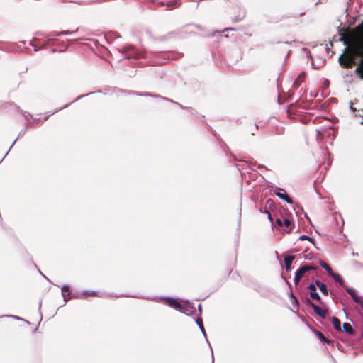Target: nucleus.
Wrapping results in <instances>:
<instances>
[{"mask_svg": "<svg viewBox=\"0 0 363 363\" xmlns=\"http://www.w3.org/2000/svg\"><path fill=\"white\" fill-rule=\"evenodd\" d=\"M312 269H315V267L311 265H305L299 268L298 271L296 272V275L294 277V284L297 285L299 283L300 279L303 277V275L307 272Z\"/></svg>", "mask_w": 363, "mask_h": 363, "instance_id": "nucleus-1", "label": "nucleus"}, {"mask_svg": "<svg viewBox=\"0 0 363 363\" xmlns=\"http://www.w3.org/2000/svg\"><path fill=\"white\" fill-rule=\"evenodd\" d=\"M332 322H333L335 329L337 331H340L341 330L340 320L337 317H333Z\"/></svg>", "mask_w": 363, "mask_h": 363, "instance_id": "nucleus-12", "label": "nucleus"}, {"mask_svg": "<svg viewBox=\"0 0 363 363\" xmlns=\"http://www.w3.org/2000/svg\"><path fill=\"white\" fill-rule=\"evenodd\" d=\"M308 289L310 290V293L316 291L315 285L313 284H310L308 286Z\"/></svg>", "mask_w": 363, "mask_h": 363, "instance_id": "nucleus-21", "label": "nucleus"}, {"mask_svg": "<svg viewBox=\"0 0 363 363\" xmlns=\"http://www.w3.org/2000/svg\"><path fill=\"white\" fill-rule=\"evenodd\" d=\"M196 323L199 326L200 329L202 330L203 333H205L204 326L203 325V320L201 318H197L196 319Z\"/></svg>", "mask_w": 363, "mask_h": 363, "instance_id": "nucleus-17", "label": "nucleus"}, {"mask_svg": "<svg viewBox=\"0 0 363 363\" xmlns=\"http://www.w3.org/2000/svg\"><path fill=\"white\" fill-rule=\"evenodd\" d=\"M300 239L301 240H308L310 241H312V239L310 237L307 236V235H302V236L300 237Z\"/></svg>", "mask_w": 363, "mask_h": 363, "instance_id": "nucleus-22", "label": "nucleus"}, {"mask_svg": "<svg viewBox=\"0 0 363 363\" xmlns=\"http://www.w3.org/2000/svg\"><path fill=\"white\" fill-rule=\"evenodd\" d=\"M306 77V74L304 72L301 73L296 79L294 82L293 86L296 89L298 88L301 83L304 81Z\"/></svg>", "mask_w": 363, "mask_h": 363, "instance_id": "nucleus-7", "label": "nucleus"}, {"mask_svg": "<svg viewBox=\"0 0 363 363\" xmlns=\"http://www.w3.org/2000/svg\"><path fill=\"white\" fill-rule=\"evenodd\" d=\"M346 291L351 296L353 301L359 304L363 310V298L358 296L356 292L351 288H347Z\"/></svg>", "mask_w": 363, "mask_h": 363, "instance_id": "nucleus-4", "label": "nucleus"}, {"mask_svg": "<svg viewBox=\"0 0 363 363\" xmlns=\"http://www.w3.org/2000/svg\"><path fill=\"white\" fill-rule=\"evenodd\" d=\"M319 289L324 295L327 296L328 294V290L325 284H323Z\"/></svg>", "mask_w": 363, "mask_h": 363, "instance_id": "nucleus-18", "label": "nucleus"}, {"mask_svg": "<svg viewBox=\"0 0 363 363\" xmlns=\"http://www.w3.org/2000/svg\"><path fill=\"white\" fill-rule=\"evenodd\" d=\"M344 331L349 335H354V330L349 323H344L342 325Z\"/></svg>", "mask_w": 363, "mask_h": 363, "instance_id": "nucleus-11", "label": "nucleus"}, {"mask_svg": "<svg viewBox=\"0 0 363 363\" xmlns=\"http://www.w3.org/2000/svg\"><path fill=\"white\" fill-rule=\"evenodd\" d=\"M331 277H333L334 279V280L336 281V282H338L340 285H343V280L342 279L341 277L337 274H335L333 272L329 274Z\"/></svg>", "mask_w": 363, "mask_h": 363, "instance_id": "nucleus-13", "label": "nucleus"}, {"mask_svg": "<svg viewBox=\"0 0 363 363\" xmlns=\"http://www.w3.org/2000/svg\"><path fill=\"white\" fill-rule=\"evenodd\" d=\"M308 305L314 310L315 313L322 318H325L328 314V310L325 308H321L318 306L315 305L311 300L307 301Z\"/></svg>", "mask_w": 363, "mask_h": 363, "instance_id": "nucleus-2", "label": "nucleus"}, {"mask_svg": "<svg viewBox=\"0 0 363 363\" xmlns=\"http://www.w3.org/2000/svg\"><path fill=\"white\" fill-rule=\"evenodd\" d=\"M319 263L320 266L327 271L328 274H330L333 272L332 268L324 261L320 260Z\"/></svg>", "mask_w": 363, "mask_h": 363, "instance_id": "nucleus-14", "label": "nucleus"}, {"mask_svg": "<svg viewBox=\"0 0 363 363\" xmlns=\"http://www.w3.org/2000/svg\"><path fill=\"white\" fill-rule=\"evenodd\" d=\"M315 333L317 336V337L321 340L322 342H324L325 343H330L331 342V340H329L328 338H327L322 332L319 331V330H315Z\"/></svg>", "mask_w": 363, "mask_h": 363, "instance_id": "nucleus-10", "label": "nucleus"}, {"mask_svg": "<svg viewBox=\"0 0 363 363\" xmlns=\"http://www.w3.org/2000/svg\"><path fill=\"white\" fill-rule=\"evenodd\" d=\"M62 295L64 298L65 301H67L70 299V291L68 286H63L62 288Z\"/></svg>", "mask_w": 363, "mask_h": 363, "instance_id": "nucleus-8", "label": "nucleus"}, {"mask_svg": "<svg viewBox=\"0 0 363 363\" xmlns=\"http://www.w3.org/2000/svg\"><path fill=\"white\" fill-rule=\"evenodd\" d=\"M283 225L286 226V228H289L291 225V221L289 217H283Z\"/></svg>", "mask_w": 363, "mask_h": 363, "instance_id": "nucleus-16", "label": "nucleus"}, {"mask_svg": "<svg viewBox=\"0 0 363 363\" xmlns=\"http://www.w3.org/2000/svg\"><path fill=\"white\" fill-rule=\"evenodd\" d=\"M82 295L86 298L88 296H91V297H97V296H99L97 294L96 291H84L83 292Z\"/></svg>", "mask_w": 363, "mask_h": 363, "instance_id": "nucleus-15", "label": "nucleus"}, {"mask_svg": "<svg viewBox=\"0 0 363 363\" xmlns=\"http://www.w3.org/2000/svg\"><path fill=\"white\" fill-rule=\"evenodd\" d=\"M310 296L311 297L313 298V299H315V300H318V301H320V296L318 295V294L315 291V292H311L310 293Z\"/></svg>", "mask_w": 363, "mask_h": 363, "instance_id": "nucleus-19", "label": "nucleus"}, {"mask_svg": "<svg viewBox=\"0 0 363 363\" xmlns=\"http://www.w3.org/2000/svg\"><path fill=\"white\" fill-rule=\"evenodd\" d=\"M182 305H183V306H186V307L184 308V313H188V311H189V310H188V308H189L188 305H187L186 303H185V304H182Z\"/></svg>", "mask_w": 363, "mask_h": 363, "instance_id": "nucleus-25", "label": "nucleus"}, {"mask_svg": "<svg viewBox=\"0 0 363 363\" xmlns=\"http://www.w3.org/2000/svg\"><path fill=\"white\" fill-rule=\"evenodd\" d=\"M323 283L320 282L319 280H315V286H318L319 288L320 287L321 285H323Z\"/></svg>", "mask_w": 363, "mask_h": 363, "instance_id": "nucleus-24", "label": "nucleus"}, {"mask_svg": "<svg viewBox=\"0 0 363 363\" xmlns=\"http://www.w3.org/2000/svg\"><path fill=\"white\" fill-rule=\"evenodd\" d=\"M167 303H168V305L177 310H179L182 312H184V308L186 307L184 306H183L179 301H178L177 299L175 298H167L166 300Z\"/></svg>", "mask_w": 363, "mask_h": 363, "instance_id": "nucleus-3", "label": "nucleus"}, {"mask_svg": "<svg viewBox=\"0 0 363 363\" xmlns=\"http://www.w3.org/2000/svg\"><path fill=\"white\" fill-rule=\"evenodd\" d=\"M294 258V256L292 255L287 256L284 258L285 268L287 272L291 270V266Z\"/></svg>", "mask_w": 363, "mask_h": 363, "instance_id": "nucleus-9", "label": "nucleus"}, {"mask_svg": "<svg viewBox=\"0 0 363 363\" xmlns=\"http://www.w3.org/2000/svg\"><path fill=\"white\" fill-rule=\"evenodd\" d=\"M276 223L277 224V225L281 227L283 225V217L277 218L276 219Z\"/></svg>", "mask_w": 363, "mask_h": 363, "instance_id": "nucleus-20", "label": "nucleus"}, {"mask_svg": "<svg viewBox=\"0 0 363 363\" xmlns=\"http://www.w3.org/2000/svg\"><path fill=\"white\" fill-rule=\"evenodd\" d=\"M258 130V127L256 124L250 123L246 127V133L251 135H255Z\"/></svg>", "mask_w": 363, "mask_h": 363, "instance_id": "nucleus-6", "label": "nucleus"}, {"mask_svg": "<svg viewBox=\"0 0 363 363\" xmlns=\"http://www.w3.org/2000/svg\"><path fill=\"white\" fill-rule=\"evenodd\" d=\"M264 213H267V215H268V218L269 219V220H270L271 222H272V220H272V217L271 213H270L267 210H265V211H264Z\"/></svg>", "mask_w": 363, "mask_h": 363, "instance_id": "nucleus-23", "label": "nucleus"}, {"mask_svg": "<svg viewBox=\"0 0 363 363\" xmlns=\"http://www.w3.org/2000/svg\"><path fill=\"white\" fill-rule=\"evenodd\" d=\"M269 202H272V201L271 199L267 200V203H268Z\"/></svg>", "mask_w": 363, "mask_h": 363, "instance_id": "nucleus-26", "label": "nucleus"}, {"mask_svg": "<svg viewBox=\"0 0 363 363\" xmlns=\"http://www.w3.org/2000/svg\"><path fill=\"white\" fill-rule=\"evenodd\" d=\"M279 191H277L275 194L280 198L281 199L285 201L288 203L292 204L293 200L289 197V196L285 192V190L282 189H279Z\"/></svg>", "mask_w": 363, "mask_h": 363, "instance_id": "nucleus-5", "label": "nucleus"}]
</instances>
